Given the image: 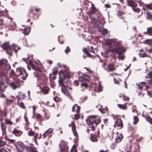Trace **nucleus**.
I'll return each mask as SVG.
<instances>
[{
  "instance_id": "obj_62",
  "label": "nucleus",
  "mask_w": 152,
  "mask_h": 152,
  "mask_svg": "<svg viewBox=\"0 0 152 152\" xmlns=\"http://www.w3.org/2000/svg\"><path fill=\"white\" fill-rule=\"evenodd\" d=\"M122 96L123 97V99L124 101H128L129 99V97H126L125 96L122 95Z\"/></svg>"
},
{
  "instance_id": "obj_3",
  "label": "nucleus",
  "mask_w": 152,
  "mask_h": 152,
  "mask_svg": "<svg viewBox=\"0 0 152 152\" xmlns=\"http://www.w3.org/2000/svg\"><path fill=\"white\" fill-rule=\"evenodd\" d=\"M7 63V61L6 59L0 60V73L1 74V75L4 76H7V71L11 68L10 66Z\"/></svg>"
},
{
  "instance_id": "obj_22",
  "label": "nucleus",
  "mask_w": 152,
  "mask_h": 152,
  "mask_svg": "<svg viewBox=\"0 0 152 152\" xmlns=\"http://www.w3.org/2000/svg\"><path fill=\"white\" fill-rule=\"evenodd\" d=\"M59 77L58 82L59 85L61 86L64 84V81L65 79L64 78V77L62 76V75L60 74L59 73Z\"/></svg>"
},
{
  "instance_id": "obj_1",
  "label": "nucleus",
  "mask_w": 152,
  "mask_h": 152,
  "mask_svg": "<svg viewBox=\"0 0 152 152\" xmlns=\"http://www.w3.org/2000/svg\"><path fill=\"white\" fill-rule=\"evenodd\" d=\"M101 122V118L95 115H90L87 117L86 120L87 124L89 126V128H91V130L93 132L95 130V128L93 124H94L96 126Z\"/></svg>"
},
{
  "instance_id": "obj_43",
  "label": "nucleus",
  "mask_w": 152,
  "mask_h": 152,
  "mask_svg": "<svg viewBox=\"0 0 152 152\" xmlns=\"http://www.w3.org/2000/svg\"><path fill=\"white\" fill-rule=\"evenodd\" d=\"M100 30V31H102L103 35L105 36V34H107L108 31L107 29H105L104 28L101 27Z\"/></svg>"
},
{
  "instance_id": "obj_49",
  "label": "nucleus",
  "mask_w": 152,
  "mask_h": 152,
  "mask_svg": "<svg viewBox=\"0 0 152 152\" xmlns=\"http://www.w3.org/2000/svg\"><path fill=\"white\" fill-rule=\"evenodd\" d=\"M103 87L101 86L100 82H99V86L98 87V92H101L102 91Z\"/></svg>"
},
{
  "instance_id": "obj_18",
  "label": "nucleus",
  "mask_w": 152,
  "mask_h": 152,
  "mask_svg": "<svg viewBox=\"0 0 152 152\" xmlns=\"http://www.w3.org/2000/svg\"><path fill=\"white\" fill-rule=\"evenodd\" d=\"M40 88L41 92L44 94H48L50 91V88L44 85L42 88L41 86Z\"/></svg>"
},
{
  "instance_id": "obj_8",
  "label": "nucleus",
  "mask_w": 152,
  "mask_h": 152,
  "mask_svg": "<svg viewBox=\"0 0 152 152\" xmlns=\"http://www.w3.org/2000/svg\"><path fill=\"white\" fill-rule=\"evenodd\" d=\"M20 78L19 77H17V79L14 80L10 84V87H12L13 89H15L17 88H18L20 86V83L23 81L19 79Z\"/></svg>"
},
{
  "instance_id": "obj_39",
  "label": "nucleus",
  "mask_w": 152,
  "mask_h": 152,
  "mask_svg": "<svg viewBox=\"0 0 152 152\" xmlns=\"http://www.w3.org/2000/svg\"><path fill=\"white\" fill-rule=\"evenodd\" d=\"M10 46L8 42H5L2 45L1 47L3 49H6V50Z\"/></svg>"
},
{
  "instance_id": "obj_41",
  "label": "nucleus",
  "mask_w": 152,
  "mask_h": 152,
  "mask_svg": "<svg viewBox=\"0 0 152 152\" xmlns=\"http://www.w3.org/2000/svg\"><path fill=\"white\" fill-rule=\"evenodd\" d=\"M53 131V128H50L48 129L46 132L49 134V137H50L52 136V134Z\"/></svg>"
},
{
  "instance_id": "obj_36",
  "label": "nucleus",
  "mask_w": 152,
  "mask_h": 152,
  "mask_svg": "<svg viewBox=\"0 0 152 152\" xmlns=\"http://www.w3.org/2000/svg\"><path fill=\"white\" fill-rule=\"evenodd\" d=\"M4 139L5 140L7 141V143L8 142V144L12 143L13 144L14 143L15 140L12 139H9L7 136H5L4 137Z\"/></svg>"
},
{
  "instance_id": "obj_42",
  "label": "nucleus",
  "mask_w": 152,
  "mask_h": 152,
  "mask_svg": "<svg viewBox=\"0 0 152 152\" xmlns=\"http://www.w3.org/2000/svg\"><path fill=\"white\" fill-rule=\"evenodd\" d=\"M19 101L18 100L17 102V104L21 108L25 109L26 108V106L24 105V104L23 102H19Z\"/></svg>"
},
{
  "instance_id": "obj_17",
  "label": "nucleus",
  "mask_w": 152,
  "mask_h": 152,
  "mask_svg": "<svg viewBox=\"0 0 152 152\" xmlns=\"http://www.w3.org/2000/svg\"><path fill=\"white\" fill-rule=\"evenodd\" d=\"M28 134L29 136H33L34 137V141L37 140V138L38 136V133H36L31 130H30L28 132Z\"/></svg>"
},
{
  "instance_id": "obj_61",
  "label": "nucleus",
  "mask_w": 152,
  "mask_h": 152,
  "mask_svg": "<svg viewBox=\"0 0 152 152\" xmlns=\"http://www.w3.org/2000/svg\"><path fill=\"white\" fill-rule=\"evenodd\" d=\"M74 118L76 120H78L80 118V115L79 113H77L76 114H75Z\"/></svg>"
},
{
  "instance_id": "obj_9",
  "label": "nucleus",
  "mask_w": 152,
  "mask_h": 152,
  "mask_svg": "<svg viewBox=\"0 0 152 152\" xmlns=\"http://www.w3.org/2000/svg\"><path fill=\"white\" fill-rule=\"evenodd\" d=\"M59 147L60 149V152H68L69 147L65 142L62 141L59 144Z\"/></svg>"
},
{
  "instance_id": "obj_25",
  "label": "nucleus",
  "mask_w": 152,
  "mask_h": 152,
  "mask_svg": "<svg viewBox=\"0 0 152 152\" xmlns=\"http://www.w3.org/2000/svg\"><path fill=\"white\" fill-rule=\"evenodd\" d=\"M8 21L10 23H11L10 26H9V29L10 30H12L14 28H15L16 27V24L14 22H12V19L11 18H10L8 19Z\"/></svg>"
},
{
  "instance_id": "obj_14",
  "label": "nucleus",
  "mask_w": 152,
  "mask_h": 152,
  "mask_svg": "<svg viewBox=\"0 0 152 152\" xmlns=\"http://www.w3.org/2000/svg\"><path fill=\"white\" fill-rule=\"evenodd\" d=\"M32 14H33V18L34 19H35L38 18V15L35 13H33V10L32 9H30L29 10L27 15V18H31V15Z\"/></svg>"
},
{
  "instance_id": "obj_35",
  "label": "nucleus",
  "mask_w": 152,
  "mask_h": 152,
  "mask_svg": "<svg viewBox=\"0 0 152 152\" xmlns=\"http://www.w3.org/2000/svg\"><path fill=\"white\" fill-rule=\"evenodd\" d=\"M12 45L14 51L16 53H17L18 51L21 49L20 47L16 45L12 44Z\"/></svg>"
},
{
  "instance_id": "obj_6",
  "label": "nucleus",
  "mask_w": 152,
  "mask_h": 152,
  "mask_svg": "<svg viewBox=\"0 0 152 152\" xmlns=\"http://www.w3.org/2000/svg\"><path fill=\"white\" fill-rule=\"evenodd\" d=\"M28 66H31L33 69L36 71L40 72L41 71L40 65L34 60L29 61Z\"/></svg>"
},
{
  "instance_id": "obj_55",
  "label": "nucleus",
  "mask_w": 152,
  "mask_h": 152,
  "mask_svg": "<svg viewBox=\"0 0 152 152\" xmlns=\"http://www.w3.org/2000/svg\"><path fill=\"white\" fill-rule=\"evenodd\" d=\"M146 43L152 45V39H147L145 40Z\"/></svg>"
},
{
  "instance_id": "obj_20",
  "label": "nucleus",
  "mask_w": 152,
  "mask_h": 152,
  "mask_svg": "<svg viewBox=\"0 0 152 152\" xmlns=\"http://www.w3.org/2000/svg\"><path fill=\"white\" fill-rule=\"evenodd\" d=\"M72 123L71 124V127L72 129V130L73 133V134L76 137H78V134L77 133V132L76 130V126L75 123H72Z\"/></svg>"
},
{
  "instance_id": "obj_5",
  "label": "nucleus",
  "mask_w": 152,
  "mask_h": 152,
  "mask_svg": "<svg viewBox=\"0 0 152 152\" xmlns=\"http://www.w3.org/2000/svg\"><path fill=\"white\" fill-rule=\"evenodd\" d=\"M118 46L117 47H115V48L112 49L113 51H115V53L118 55V58L121 60L124 59V56L121 55L126 51L125 49L123 47L121 42L119 41V43L117 44Z\"/></svg>"
},
{
  "instance_id": "obj_19",
  "label": "nucleus",
  "mask_w": 152,
  "mask_h": 152,
  "mask_svg": "<svg viewBox=\"0 0 152 152\" xmlns=\"http://www.w3.org/2000/svg\"><path fill=\"white\" fill-rule=\"evenodd\" d=\"M18 100L19 101L20 99L22 100L24 99L26 97V94L22 92H20L17 96H16Z\"/></svg>"
},
{
  "instance_id": "obj_56",
  "label": "nucleus",
  "mask_w": 152,
  "mask_h": 152,
  "mask_svg": "<svg viewBox=\"0 0 152 152\" xmlns=\"http://www.w3.org/2000/svg\"><path fill=\"white\" fill-rule=\"evenodd\" d=\"M125 13L121 11H118L117 12V15L119 17H121L122 15Z\"/></svg>"
},
{
  "instance_id": "obj_30",
  "label": "nucleus",
  "mask_w": 152,
  "mask_h": 152,
  "mask_svg": "<svg viewBox=\"0 0 152 152\" xmlns=\"http://www.w3.org/2000/svg\"><path fill=\"white\" fill-rule=\"evenodd\" d=\"M108 68L110 71H112L115 70L116 68L114 63H110L108 65Z\"/></svg>"
},
{
  "instance_id": "obj_54",
  "label": "nucleus",
  "mask_w": 152,
  "mask_h": 152,
  "mask_svg": "<svg viewBox=\"0 0 152 152\" xmlns=\"http://www.w3.org/2000/svg\"><path fill=\"white\" fill-rule=\"evenodd\" d=\"M6 123L8 124L12 125V122L8 118L5 119Z\"/></svg>"
},
{
  "instance_id": "obj_53",
  "label": "nucleus",
  "mask_w": 152,
  "mask_h": 152,
  "mask_svg": "<svg viewBox=\"0 0 152 152\" xmlns=\"http://www.w3.org/2000/svg\"><path fill=\"white\" fill-rule=\"evenodd\" d=\"M85 82H88L89 81V77L87 75L83 74Z\"/></svg>"
},
{
  "instance_id": "obj_63",
  "label": "nucleus",
  "mask_w": 152,
  "mask_h": 152,
  "mask_svg": "<svg viewBox=\"0 0 152 152\" xmlns=\"http://www.w3.org/2000/svg\"><path fill=\"white\" fill-rule=\"evenodd\" d=\"M47 136H49V134L46 132L42 134V138L43 139H45Z\"/></svg>"
},
{
  "instance_id": "obj_29",
  "label": "nucleus",
  "mask_w": 152,
  "mask_h": 152,
  "mask_svg": "<svg viewBox=\"0 0 152 152\" xmlns=\"http://www.w3.org/2000/svg\"><path fill=\"white\" fill-rule=\"evenodd\" d=\"M123 138L122 134H119L116 137L115 142L116 143H119L121 142Z\"/></svg>"
},
{
  "instance_id": "obj_34",
  "label": "nucleus",
  "mask_w": 152,
  "mask_h": 152,
  "mask_svg": "<svg viewBox=\"0 0 152 152\" xmlns=\"http://www.w3.org/2000/svg\"><path fill=\"white\" fill-rule=\"evenodd\" d=\"M139 55L140 57L143 58L145 57H147L145 52L143 50L140 49V53Z\"/></svg>"
},
{
  "instance_id": "obj_40",
  "label": "nucleus",
  "mask_w": 152,
  "mask_h": 152,
  "mask_svg": "<svg viewBox=\"0 0 152 152\" xmlns=\"http://www.w3.org/2000/svg\"><path fill=\"white\" fill-rule=\"evenodd\" d=\"M15 145L17 150H23V145L20 143H17Z\"/></svg>"
},
{
  "instance_id": "obj_2",
  "label": "nucleus",
  "mask_w": 152,
  "mask_h": 152,
  "mask_svg": "<svg viewBox=\"0 0 152 152\" xmlns=\"http://www.w3.org/2000/svg\"><path fill=\"white\" fill-rule=\"evenodd\" d=\"M10 74L11 75H15L17 77L21 78L22 80H26L28 76L25 69L22 68H17L15 72L13 70H11Z\"/></svg>"
},
{
  "instance_id": "obj_12",
  "label": "nucleus",
  "mask_w": 152,
  "mask_h": 152,
  "mask_svg": "<svg viewBox=\"0 0 152 152\" xmlns=\"http://www.w3.org/2000/svg\"><path fill=\"white\" fill-rule=\"evenodd\" d=\"M100 131L99 129L98 130L97 133V135L95 134L91 133L90 134V140L93 142H96L98 141L97 137H99Z\"/></svg>"
},
{
  "instance_id": "obj_46",
  "label": "nucleus",
  "mask_w": 152,
  "mask_h": 152,
  "mask_svg": "<svg viewBox=\"0 0 152 152\" xmlns=\"http://www.w3.org/2000/svg\"><path fill=\"white\" fill-rule=\"evenodd\" d=\"M1 125L2 131V133H4L5 132V130L6 129V125L4 124L3 123H2L1 124Z\"/></svg>"
},
{
  "instance_id": "obj_15",
  "label": "nucleus",
  "mask_w": 152,
  "mask_h": 152,
  "mask_svg": "<svg viewBox=\"0 0 152 152\" xmlns=\"http://www.w3.org/2000/svg\"><path fill=\"white\" fill-rule=\"evenodd\" d=\"M126 1L128 5L132 8L136 7L137 5L135 0H127Z\"/></svg>"
},
{
  "instance_id": "obj_13",
  "label": "nucleus",
  "mask_w": 152,
  "mask_h": 152,
  "mask_svg": "<svg viewBox=\"0 0 152 152\" xmlns=\"http://www.w3.org/2000/svg\"><path fill=\"white\" fill-rule=\"evenodd\" d=\"M7 111L4 108V109L2 110L0 107V121H2L3 117L6 118L7 117Z\"/></svg>"
},
{
  "instance_id": "obj_57",
  "label": "nucleus",
  "mask_w": 152,
  "mask_h": 152,
  "mask_svg": "<svg viewBox=\"0 0 152 152\" xmlns=\"http://www.w3.org/2000/svg\"><path fill=\"white\" fill-rule=\"evenodd\" d=\"M132 9L134 12L139 13L140 12V10L139 8H134V7H132Z\"/></svg>"
},
{
  "instance_id": "obj_16",
  "label": "nucleus",
  "mask_w": 152,
  "mask_h": 152,
  "mask_svg": "<svg viewBox=\"0 0 152 152\" xmlns=\"http://www.w3.org/2000/svg\"><path fill=\"white\" fill-rule=\"evenodd\" d=\"M93 4L91 1L87 0L84 3L83 6L85 9L87 10L89 9H90V7H92Z\"/></svg>"
},
{
  "instance_id": "obj_37",
  "label": "nucleus",
  "mask_w": 152,
  "mask_h": 152,
  "mask_svg": "<svg viewBox=\"0 0 152 152\" xmlns=\"http://www.w3.org/2000/svg\"><path fill=\"white\" fill-rule=\"evenodd\" d=\"M7 143V141L5 140L4 138H0V146H2L6 144Z\"/></svg>"
},
{
  "instance_id": "obj_44",
  "label": "nucleus",
  "mask_w": 152,
  "mask_h": 152,
  "mask_svg": "<svg viewBox=\"0 0 152 152\" xmlns=\"http://www.w3.org/2000/svg\"><path fill=\"white\" fill-rule=\"evenodd\" d=\"M146 13L147 19H148L149 18L151 19L152 18V14L151 12L148 11H147Z\"/></svg>"
},
{
  "instance_id": "obj_64",
  "label": "nucleus",
  "mask_w": 152,
  "mask_h": 152,
  "mask_svg": "<svg viewBox=\"0 0 152 152\" xmlns=\"http://www.w3.org/2000/svg\"><path fill=\"white\" fill-rule=\"evenodd\" d=\"M70 51V49L69 46L67 47L66 49L65 50V53L66 54L69 52Z\"/></svg>"
},
{
  "instance_id": "obj_28",
  "label": "nucleus",
  "mask_w": 152,
  "mask_h": 152,
  "mask_svg": "<svg viewBox=\"0 0 152 152\" xmlns=\"http://www.w3.org/2000/svg\"><path fill=\"white\" fill-rule=\"evenodd\" d=\"M62 92L64 94L68 95L69 94L68 91L66 89V87L65 84L61 86Z\"/></svg>"
},
{
  "instance_id": "obj_26",
  "label": "nucleus",
  "mask_w": 152,
  "mask_h": 152,
  "mask_svg": "<svg viewBox=\"0 0 152 152\" xmlns=\"http://www.w3.org/2000/svg\"><path fill=\"white\" fill-rule=\"evenodd\" d=\"M127 103H126L123 104H118L117 105L118 107L120 109L122 110H125L127 109Z\"/></svg>"
},
{
  "instance_id": "obj_52",
  "label": "nucleus",
  "mask_w": 152,
  "mask_h": 152,
  "mask_svg": "<svg viewBox=\"0 0 152 152\" xmlns=\"http://www.w3.org/2000/svg\"><path fill=\"white\" fill-rule=\"evenodd\" d=\"M79 81L82 82H85L83 75H82L81 76L79 77Z\"/></svg>"
},
{
  "instance_id": "obj_27",
  "label": "nucleus",
  "mask_w": 152,
  "mask_h": 152,
  "mask_svg": "<svg viewBox=\"0 0 152 152\" xmlns=\"http://www.w3.org/2000/svg\"><path fill=\"white\" fill-rule=\"evenodd\" d=\"M31 28L28 26H27L23 29L22 30L23 33L26 35L28 34L30 31Z\"/></svg>"
},
{
  "instance_id": "obj_59",
  "label": "nucleus",
  "mask_w": 152,
  "mask_h": 152,
  "mask_svg": "<svg viewBox=\"0 0 152 152\" xmlns=\"http://www.w3.org/2000/svg\"><path fill=\"white\" fill-rule=\"evenodd\" d=\"M136 85L137 86L136 88L139 89H142L143 87V86H141L140 83H137L136 84Z\"/></svg>"
},
{
  "instance_id": "obj_33",
  "label": "nucleus",
  "mask_w": 152,
  "mask_h": 152,
  "mask_svg": "<svg viewBox=\"0 0 152 152\" xmlns=\"http://www.w3.org/2000/svg\"><path fill=\"white\" fill-rule=\"evenodd\" d=\"M22 132L20 130H18L16 129H14L12 131V133L16 136H20Z\"/></svg>"
},
{
  "instance_id": "obj_24",
  "label": "nucleus",
  "mask_w": 152,
  "mask_h": 152,
  "mask_svg": "<svg viewBox=\"0 0 152 152\" xmlns=\"http://www.w3.org/2000/svg\"><path fill=\"white\" fill-rule=\"evenodd\" d=\"M115 125L118 127H121L122 128L123 126L122 121L121 119H117L115 123Z\"/></svg>"
},
{
  "instance_id": "obj_32",
  "label": "nucleus",
  "mask_w": 152,
  "mask_h": 152,
  "mask_svg": "<svg viewBox=\"0 0 152 152\" xmlns=\"http://www.w3.org/2000/svg\"><path fill=\"white\" fill-rule=\"evenodd\" d=\"M32 117L33 118H36L37 120H39L40 121H43V119H42L41 116L39 113H36L33 114Z\"/></svg>"
},
{
  "instance_id": "obj_51",
  "label": "nucleus",
  "mask_w": 152,
  "mask_h": 152,
  "mask_svg": "<svg viewBox=\"0 0 152 152\" xmlns=\"http://www.w3.org/2000/svg\"><path fill=\"white\" fill-rule=\"evenodd\" d=\"M44 117L46 120L48 119L50 117V114L48 113H45L44 114Z\"/></svg>"
},
{
  "instance_id": "obj_58",
  "label": "nucleus",
  "mask_w": 152,
  "mask_h": 152,
  "mask_svg": "<svg viewBox=\"0 0 152 152\" xmlns=\"http://www.w3.org/2000/svg\"><path fill=\"white\" fill-rule=\"evenodd\" d=\"M58 72V69L57 68H55L53 69V71L52 73L56 75L57 74Z\"/></svg>"
},
{
  "instance_id": "obj_48",
  "label": "nucleus",
  "mask_w": 152,
  "mask_h": 152,
  "mask_svg": "<svg viewBox=\"0 0 152 152\" xmlns=\"http://www.w3.org/2000/svg\"><path fill=\"white\" fill-rule=\"evenodd\" d=\"M49 78L50 80H54L56 78V75L53 73H50L49 75Z\"/></svg>"
},
{
  "instance_id": "obj_45",
  "label": "nucleus",
  "mask_w": 152,
  "mask_h": 152,
  "mask_svg": "<svg viewBox=\"0 0 152 152\" xmlns=\"http://www.w3.org/2000/svg\"><path fill=\"white\" fill-rule=\"evenodd\" d=\"M145 118L147 121L152 124V118L150 117L147 116L145 117Z\"/></svg>"
},
{
  "instance_id": "obj_23",
  "label": "nucleus",
  "mask_w": 152,
  "mask_h": 152,
  "mask_svg": "<svg viewBox=\"0 0 152 152\" xmlns=\"http://www.w3.org/2000/svg\"><path fill=\"white\" fill-rule=\"evenodd\" d=\"M87 11L90 14H93L96 12L97 10L93 4L92 7H90V9H89Z\"/></svg>"
},
{
  "instance_id": "obj_38",
  "label": "nucleus",
  "mask_w": 152,
  "mask_h": 152,
  "mask_svg": "<svg viewBox=\"0 0 152 152\" xmlns=\"http://www.w3.org/2000/svg\"><path fill=\"white\" fill-rule=\"evenodd\" d=\"M144 34H148L149 35H152V27H149L147 28V31L144 33Z\"/></svg>"
},
{
  "instance_id": "obj_60",
  "label": "nucleus",
  "mask_w": 152,
  "mask_h": 152,
  "mask_svg": "<svg viewBox=\"0 0 152 152\" xmlns=\"http://www.w3.org/2000/svg\"><path fill=\"white\" fill-rule=\"evenodd\" d=\"M145 7L147 8L152 10V4H147L145 5Z\"/></svg>"
},
{
  "instance_id": "obj_11",
  "label": "nucleus",
  "mask_w": 152,
  "mask_h": 152,
  "mask_svg": "<svg viewBox=\"0 0 152 152\" xmlns=\"http://www.w3.org/2000/svg\"><path fill=\"white\" fill-rule=\"evenodd\" d=\"M36 76H37L39 80L42 81V83H43V81L45 82L46 80V75L45 74L41 72V70L40 72H38Z\"/></svg>"
},
{
  "instance_id": "obj_7",
  "label": "nucleus",
  "mask_w": 152,
  "mask_h": 152,
  "mask_svg": "<svg viewBox=\"0 0 152 152\" xmlns=\"http://www.w3.org/2000/svg\"><path fill=\"white\" fill-rule=\"evenodd\" d=\"M64 69L61 70L59 72V73L62 76L64 77L65 79L66 77L69 78L71 77V75L69 69L66 66L64 67Z\"/></svg>"
},
{
  "instance_id": "obj_50",
  "label": "nucleus",
  "mask_w": 152,
  "mask_h": 152,
  "mask_svg": "<svg viewBox=\"0 0 152 152\" xmlns=\"http://www.w3.org/2000/svg\"><path fill=\"white\" fill-rule=\"evenodd\" d=\"M117 145L116 143L115 142H114L111 143L110 145V148L113 149H114L115 148Z\"/></svg>"
},
{
  "instance_id": "obj_31",
  "label": "nucleus",
  "mask_w": 152,
  "mask_h": 152,
  "mask_svg": "<svg viewBox=\"0 0 152 152\" xmlns=\"http://www.w3.org/2000/svg\"><path fill=\"white\" fill-rule=\"evenodd\" d=\"M13 51L14 50L12 45L10 46L6 50L7 53L10 55H11L13 53Z\"/></svg>"
},
{
  "instance_id": "obj_4",
  "label": "nucleus",
  "mask_w": 152,
  "mask_h": 152,
  "mask_svg": "<svg viewBox=\"0 0 152 152\" xmlns=\"http://www.w3.org/2000/svg\"><path fill=\"white\" fill-rule=\"evenodd\" d=\"M119 43V41H115V40H111L110 42L108 43L110 49L106 50L104 53V56L106 58H109L112 56L113 52L115 53V51H113L112 49L115 48V47H117L118 45H117Z\"/></svg>"
},
{
  "instance_id": "obj_21",
  "label": "nucleus",
  "mask_w": 152,
  "mask_h": 152,
  "mask_svg": "<svg viewBox=\"0 0 152 152\" xmlns=\"http://www.w3.org/2000/svg\"><path fill=\"white\" fill-rule=\"evenodd\" d=\"M80 108L77 104L74 105L72 108V111L73 112H76L77 113H79Z\"/></svg>"
},
{
  "instance_id": "obj_10",
  "label": "nucleus",
  "mask_w": 152,
  "mask_h": 152,
  "mask_svg": "<svg viewBox=\"0 0 152 152\" xmlns=\"http://www.w3.org/2000/svg\"><path fill=\"white\" fill-rule=\"evenodd\" d=\"M1 75V74L0 73V91L3 92L4 91L6 86L4 84L3 80L7 79V76H4Z\"/></svg>"
},
{
  "instance_id": "obj_47",
  "label": "nucleus",
  "mask_w": 152,
  "mask_h": 152,
  "mask_svg": "<svg viewBox=\"0 0 152 152\" xmlns=\"http://www.w3.org/2000/svg\"><path fill=\"white\" fill-rule=\"evenodd\" d=\"M133 124H136L139 121V118L137 116H134L133 118Z\"/></svg>"
}]
</instances>
